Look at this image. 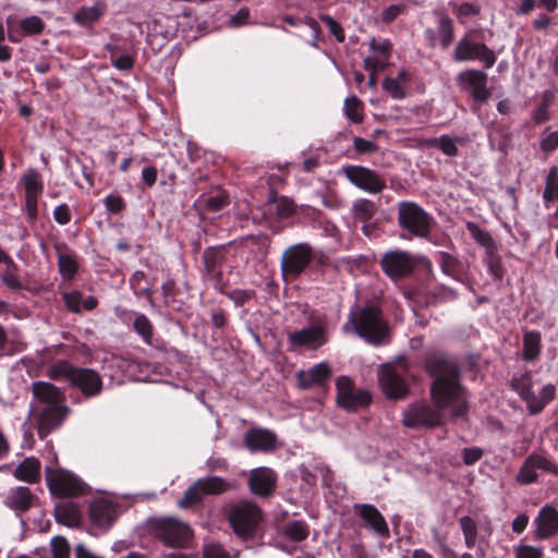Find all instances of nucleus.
Masks as SVG:
<instances>
[{
    "label": "nucleus",
    "instance_id": "1",
    "mask_svg": "<svg viewBox=\"0 0 558 558\" xmlns=\"http://www.w3.org/2000/svg\"><path fill=\"white\" fill-rule=\"evenodd\" d=\"M425 371L434 381L430 398L434 408L425 401L411 403L402 412V425L408 428H433L441 424V410L452 405V415L461 416L468 410L466 390L461 384V367L457 360L445 353L425 359Z\"/></svg>",
    "mask_w": 558,
    "mask_h": 558
},
{
    "label": "nucleus",
    "instance_id": "2",
    "mask_svg": "<svg viewBox=\"0 0 558 558\" xmlns=\"http://www.w3.org/2000/svg\"><path fill=\"white\" fill-rule=\"evenodd\" d=\"M344 332H354L373 345L387 342L389 327L384 319L381 311L376 305L350 311L348 319L342 327Z\"/></svg>",
    "mask_w": 558,
    "mask_h": 558
},
{
    "label": "nucleus",
    "instance_id": "3",
    "mask_svg": "<svg viewBox=\"0 0 558 558\" xmlns=\"http://www.w3.org/2000/svg\"><path fill=\"white\" fill-rule=\"evenodd\" d=\"M434 219L414 202L398 204V226L415 238H427L432 232Z\"/></svg>",
    "mask_w": 558,
    "mask_h": 558
},
{
    "label": "nucleus",
    "instance_id": "4",
    "mask_svg": "<svg viewBox=\"0 0 558 558\" xmlns=\"http://www.w3.org/2000/svg\"><path fill=\"white\" fill-rule=\"evenodd\" d=\"M476 31L466 32L456 44L452 59L456 62L478 60L485 69H490L497 60L496 53L486 44L474 41Z\"/></svg>",
    "mask_w": 558,
    "mask_h": 558
},
{
    "label": "nucleus",
    "instance_id": "5",
    "mask_svg": "<svg viewBox=\"0 0 558 558\" xmlns=\"http://www.w3.org/2000/svg\"><path fill=\"white\" fill-rule=\"evenodd\" d=\"M151 527L154 535L168 547L184 548L193 537L190 525L170 517L154 520Z\"/></svg>",
    "mask_w": 558,
    "mask_h": 558
},
{
    "label": "nucleus",
    "instance_id": "6",
    "mask_svg": "<svg viewBox=\"0 0 558 558\" xmlns=\"http://www.w3.org/2000/svg\"><path fill=\"white\" fill-rule=\"evenodd\" d=\"M314 259V248L307 242L292 244L286 248L280 260L281 275L286 280L301 276Z\"/></svg>",
    "mask_w": 558,
    "mask_h": 558
},
{
    "label": "nucleus",
    "instance_id": "7",
    "mask_svg": "<svg viewBox=\"0 0 558 558\" xmlns=\"http://www.w3.org/2000/svg\"><path fill=\"white\" fill-rule=\"evenodd\" d=\"M420 264V257L404 250H391L380 258L383 272L392 280L409 277Z\"/></svg>",
    "mask_w": 558,
    "mask_h": 558
},
{
    "label": "nucleus",
    "instance_id": "8",
    "mask_svg": "<svg viewBox=\"0 0 558 558\" xmlns=\"http://www.w3.org/2000/svg\"><path fill=\"white\" fill-rule=\"evenodd\" d=\"M231 488V485L219 476H208L198 478L191 485L183 494V497L178 501L181 508L193 507L203 501L207 495H219Z\"/></svg>",
    "mask_w": 558,
    "mask_h": 558
},
{
    "label": "nucleus",
    "instance_id": "9",
    "mask_svg": "<svg viewBox=\"0 0 558 558\" xmlns=\"http://www.w3.org/2000/svg\"><path fill=\"white\" fill-rule=\"evenodd\" d=\"M341 172L351 184L366 193L378 194L386 189L385 178L367 167L344 166L341 168Z\"/></svg>",
    "mask_w": 558,
    "mask_h": 558
},
{
    "label": "nucleus",
    "instance_id": "10",
    "mask_svg": "<svg viewBox=\"0 0 558 558\" xmlns=\"http://www.w3.org/2000/svg\"><path fill=\"white\" fill-rule=\"evenodd\" d=\"M337 404L347 411H356L372 402V396L367 390L354 388L352 379L340 376L336 380Z\"/></svg>",
    "mask_w": 558,
    "mask_h": 558
},
{
    "label": "nucleus",
    "instance_id": "11",
    "mask_svg": "<svg viewBox=\"0 0 558 558\" xmlns=\"http://www.w3.org/2000/svg\"><path fill=\"white\" fill-rule=\"evenodd\" d=\"M288 345L291 350L301 348L316 350L328 342V332L325 324L316 323L288 332Z\"/></svg>",
    "mask_w": 558,
    "mask_h": 558
},
{
    "label": "nucleus",
    "instance_id": "12",
    "mask_svg": "<svg viewBox=\"0 0 558 558\" xmlns=\"http://www.w3.org/2000/svg\"><path fill=\"white\" fill-rule=\"evenodd\" d=\"M260 517V509L256 505L242 501L232 507L229 520L238 535L247 537L256 527Z\"/></svg>",
    "mask_w": 558,
    "mask_h": 558
},
{
    "label": "nucleus",
    "instance_id": "13",
    "mask_svg": "<svg viewBox=\"0 0 558 558\" xmlns=\"http://www.w3.org/2000/svg\"><path fill=\"white\" fill-rule=\"evenodd\" d=\"M47 484L52 495L58 497H77L85 493V484L66 470H56L48 474Z\"/></svg>",
    "mask_w": 558,
    "mask_h": 558
},
{
    "label": "nucleus",
    "instance_id": "14",
    "mask_svg": "<svg viewBox=\"0 0 558 558\" xmlns=\"http://www.w3.org/2000/svg\"><path fill=\"white\" fill-rule=\"evenodd\" d=\"M378 383L389 399H403L408 392V385L401 373L392 365H381L378 371Z\"/></svg>",
    "mask_w": 558,
    "mask_h": 558
},
{
    "label": "nucleus",
    "instance_id": "15",
    "mask_svg": "<svg viewBox=\"0 0 558 558\" xmlns=\"http://www.w3.org/2000/svg\"><path fill=\"white\" fill-rule=\"evenodd\" d=\"M487 74L483 71L472 69L460 72L457 75L458 86L471 93L474 100L485 102L490 96L487 88Z\"/></svg>",
    "mask_w": 558,
    "mask_h": 558
},
{
    "label": "nucleus",
    "instance_id": "16",
    "mask_svg": "<svg viewBox=\"0 0 558 558\" xmlns=\"http://www.w3.org/2000/svg\"><path fill=\"white\" fill-rule=\"evenodd\" d=\"M71 413L65 404L43 407L37 417V432L41 439L46 438L52 430L60 427Z\"/></svg>",
    "mask_w": 558,
    "mask_h": 558
},
{
    "label": "nucleus",
    "instance_id": "17",
    "mask_svg": "<svg viewBox=\"0 0 558 558\" xmlns=\"http://www.w3.org/2000/svg\"><path fill=\"white\" fill-rule=\"evenodd\" d=\"M70 385L77 388L85 398L97 397L104 389L100 374L87 367H76Z\"/></svg>",
    "mask_w": 558,
    "mask_h": 558
},
{
    "label": "nucleus",
    "instance_id": "18",
    "mask_svg": "<svg viewBox=\"0 0 558 558\" xmlns=\"http://www.w3.org/2000/svg\"><path fill=\"white\" fill-rule=\"evenodd\" d=\"M331 376V369L327 363L320 362L311 368L296 373L298 386L303 390L325 386Z\"/></svg>",
    "mask_w": 558,
    "mask_h": 558
},
{
    "label": "nucleus",
    "instance_id": "19",
    "mask_svg": "<svg viewBox=\"0 0 558 558\" xmlns=\"http://www.w3.org/2000/svg\"><path fill=\"white\" fill-rule=\"evenodd\" d=\"M533 523L536 539L550 538L558 534V511L553 506H544Z\"/></svg>",
    "mask_w": 558,
    "mask_h": 558
},
{
    "label": "nucleus",
    "instance_id": "20",
    "mask_svg": "<svg viewBox=\"0 0 558 558\" xmlns=\"http://www.w3.org/2000/svg\"><path fill=\"white\" fill-rule=\"evenodd\" d=\"M354 512L363 520L364 525L379 536L389 535L388 524L379 510L371 504L354 506Z\"/></svg>",
    "mask_w": 558,
    "mask_h": 558
},
{
    "label": "nucleus",
    "instance_id": "21",
    "mask_svg": "<svg viewBox=\"0 0 558 558\" xmlns=\"http://www.w3.org/2000/svg\"><path fill=\"white\" fill-rule=\"evenodd\" d=\"M369 47L374 54L364 59L363 63L365 70L377 72L387 68L392 49L391 43L388 39L377 41L373 38L369 43Z\"/></svg>",
    "mask_w": 558,
    "mask_h": 558
},
{
    "label": "nucleus",
    "instance_id": "22",
    "mask_svg": "<svg viewBox=\"0 0 558 558\" xmlns=\"http://www.w3.org/2000/svg\"><path fill=\"white\" fill-rule=\"evenodd\" d=\"M32 392L37 403L43 407L65 403L64 392L48 381H35L32 384Z\"/></svg>",
    "mask_w": 558,
    "mask_h": 558
},
{
    "label": "nucleus",
    "instance_id": "23",
    "mask_svg": "<svg viewBox=\"0 0 558 558\" xmlns=\"http://www.w3.org/2000/svg\"><path fill=\"white\" fill-rule=\"evenodd\" d=\"M53 247L58 257L60 276L64 280L73 279L78 270L76 254L64 242H57Z\"/></svg>",
    "mask_w": 558,
    "mask_h": 558
},
{
    "label": "nucleus",
    "instance_id": "24",
    "mask_svg": "<svg viewBox=\"0 0 558 558\" xmlns=\"http://www.w3.org/2000/svg\"><path fill=\"white\" fill-rule=\"evenodd\" d=\"M89 517L94 524L109 527L118 517L114 504L106 499H97L89 506Z\"/></svg>",
    "mask_w": 558,
    "mask_h": 558
},
{
    "label": "nucleus",
    "instance_id": "25",
    "mask_svg": "<svg viewBox=\"0 0 558 558\" xmlns=\"http://www.w3.org/2000/svg\"><path fill=\"white\" fill-rule=\"evenodd\" d=\"M276 474L268 468H256L250 476V488L258 496H268L275 488Z\"/></svg>",
    "mask_w": 558,
    "mask_h": 558
},
{
    "label": "nucleus",
    "instance_id": "26",
    "mask_svg": "<svg viewBox=\"0 0 558 558\" xmlns=\"http://www.w3.org/2000/svg\"><path fill=\"white\" fill-rule=\"evenodd\" d=\"M245 446L252 451H268L276 446V435L268 429L253 428L244 436Z\"/></svg>",
    "mask_w": 558,
    "mask_h": 558
},
{
    "label": "nucleus",
    "instance_id": "27",
    "mask_svg": "<svg viewBox=\"0 0 558 558\" xmlns=\"http://www.w3.org/2000/svg\"><path fill=\"white\" fill-rule=\"evenodd\" d=\"M33 500L34 495L31 489L25 486H19L8 492L4 504L15 511L25 512L32 507Z\"/></svg>",
    "mask_w": 558,
    "mask_h": 558
},
{
    "label": "nucleus",
    "instance_id": "28",
    "mask_svg": "<svg viewBox=\"0 0 558 558\" xmlns=\"http://www.w3.org/2000/svg\"><path fill=\"white\" fill-rule=\"evenodd\" d=\"M520 395L524 398L529 408L532 412H539L547 403H549L556 393V388L554 385H546L542 388L539 398H536L534 393L530 390L529 386L522 385L520 388Z\"/></svg>",
    "mask_w": 558,
    "mask_h": 558
},
{
    "label": "nucleus",
    "instance_id": "29",
    "mask_svg": "<svg viewBox=\"0 0 558 558\" xmlns=\"http://www.w3.org/2000/svg\"><path fill=\"white\" fill-rule=\"evenodd\" d=\"M40 462L38 459L31 457L24 459L15 469L14 476L27 483H35L39 477Z\"/></svg>",
    "mask_w": 558,
    "mask_h": 558
},
{
    "label": "nucleus",
    "instance_id": "30",
    "mask_svg": "<svg viewBox=\"0 0 558 558\" xmlns=\"http://www.w3.org/2000/svg\"><path fill=\"white\" fill-rule=\"evenodd\" d=\"M54 515L58 522L73 527L81 521V512L77 505L66 501L56 506Z\"/></svg>",
    "mask_w": 558,
    "mask_h": 558
},
{
    "label": "nucleus",
    "instance_id": "31",
    "mask_svg": "<svg viewBox=\"0 0 558 558\" xmlns=\"http://www.w3.org/2000/svg\"><path fill=\"white\" fill-rule=\"evenodd\" d=\"M105 9L106 4L102 2H97L92 7L81 8L74 13L73 20L82 26L90 25L102 16Z\"/></svg>",
    "mask_w": 558,
    "mask_h": 558
},
{
    "label": "nucleus",
    "instance_id": "32",
    "mask_svg": "<svg viewBox=\"0 0 558 558\" xmlns=\"http://www.w3.org/2000/svg\"><path fill=\"white\" fill-rule=\"evenodd\" d=\"M541 341L542 336L539 331L532 330L526 331L523 335V360L534 361L539 356L541 353Z\"/></svg>",
    "mask_w": 558,
    "mask_h": 558
},
{
    "label": "nucleus",
    "instance_id": "33",
    "mask_svg": "<svg viewBox=\"0 0 558 558\" xmlns=\"http://www.w3.org/2000/svg\"><path fill=\"white\" fill-rule=\"evenodd\" d=\"M466 229L472 238L486 250V253L497 251L496 242L494 241L490 233L482 229L476 222H466Z\"/></svg>",
    "mask_w": 558,
    "mask_h": 558
},
{
    "label": "nucleus",
    "instance_id": "34",
    "mask_svg": "<svg viewBox=\"0 0 558 558\" xmlns=\"http://www.w3.org/2000/svg\"><path fill=\"white\" fill-rule=\"evenodd\" d=\"M269 211L272 213L278 219H287L295 211L294 202L287 196L272 197L270 199Z\"/></svg>",
    "mask_w": 558,
    "mask_h": 558
},
{
    "label": "nucleus",
    "instance_id": "35",
    "mask_svg": "<svg viewBox=\"0 0 558 558\" xmlns=\"http://www.w3.org/2000/svg\"><path fill=\"white\" fill-rule=\"evenodd\" d=\"M25 195L39 196L44 190V183L40 173L33 168L25 171L22 178Z\"/></svg>",
    "mask_w": 558,
    "mask_h": 558
},
{
    "label": "nucleus",
    "instance_id": "36",
    "mask_svg": "<svg viewBox=\"0 0 558 558\" xmlns=\"http://www.w3.org/2000/svg\"><path fill=\"white\" fill-rule=\"evenodd\" d=\"M437 35L439 39V46L442 49H447L454 39V26L453 21L448 15H440L438 20Z\"/></svg>",
    "mask_w": 558,
    "mask_h": 558
},
{
    "label": "nucleus",
    "instance_id": "37",
    "mask_svg": "<svg viewBox=\"0 0 558 558\" xmlns=\"http://www.w3.org/2000/svg\"><path fill=\"white\" fill-rule=\"evenodd\" d=\"M376 210L375 203L366 198H360L352 205L353 218L362 222L369 221L376 214Z\"/></svg>",
    "mask_w": 558,
    "mask_h": 558
},
{
    "label": "nucleus",
    "instance_id": "38",
    "mask_svg": "<svg viewBox=\"0 0 558 558\" xmlns=\"http://www.w3.org/2000/svg\"><path fill=\"white\" fill-rule=\"evenodd\" d=\"M459 525L462 531L466 548H474L477 542V523L471 517L463 515L459 519Z\"/></svg>",
    "mask_w": 558,
    "mask_h": 558
},
{
    "label": "nucleus",
    "instance_id": "39",
    "mask_svg": "<svg viewBox=\"0 0 558 558\" xmlns=\"http://www.w3.org/2000/svg\"><path fill=\"white\" fill-rule=\"evenodd\" d=\"M204 275L220 269L225 260V254L219 247H207L203 253Z\"/></svg>",
    "mask_w": 558,
    "mask_h": 558
},
{
    "label": "nucleus",
    "instance_id": "40",
    "mask_svg": "<svg viewBox=\"0 0 558 558\" xmlns=\"http://www.w3.org/2000/svg\"><path fill=\"white\" fill-rule=\"evenodd\" d=\"M75 366L70 364L65 360H60L52 365L49 366L47 369V375L54 380H61L65 379L69 384L72 379V376L75 372Z\"/></svg>",
    "mask_w": 558,
    "mask_h": 558
},
{
    "label": "nucleus",
    "instance_id": "41",
    "mask_svg": "<svg viewBox=\"0 0 558 558\" xmlns=\"http://www.w3.org/2000/svg\"><path fill=\"white\" fill-rule=\"evenodd\" d=\"M343 113L351 122L361 123L364 119L363 102L356 96L347 97Z\"/></svg>",
    "mask_w": 558,
    "mask_h": 558
},
{
    "label": "nucleus",
    "instance_id": "42",
    "mask_svg": "<svg viewBox=\"0 0 558 558\" xmlns=\"http://www.w3.org/2000/svg\"><path fill=\"white\" fill-rule=\"evenodd\" d=\"M133 329L146 344L150 345L153 343L154 327L146 315H136L133 322Z\"/></svg>",
    "mask_w": 558,
    "mask_h": 558
},
{
    "label": "nucleus",
    "instance_id": "43",
    "mask_svg": "<svg viewBox=\"0 0 558 558\" xmlns=\"http://www.w3.org/2000/svg\"><path fill=\"white\" fill-rule=\"evenodd\" d=\"M283 534L294 542H302L310 535V527L304 521H291L283 526Z\"/></svg>",
    "mask_w": 558,
    "mask_h": 558
},
{
    "label": "nucleus",
    "instance_id": "44",
    "mask_svg": "<svg viewBox=\"0 0 558 558\" xmlns=\"http://www.w3.org/2000/svg\"><path fill=\"white\" fill-rule=\"evenodd\" d=\"M543 198L546 203L558 202V167L553 166L549 169L546 179V185L543 193Z\"/></svg>",
    "mask_w": 558,
    "mask_h": 558
},
{
    "label": "nucleus",
    "instance_id": "45",
    "mask_svg": "<svg viewBox=\"0 0 558 558\" xmlns=\"http://www.w3.org/2000/svg\"><path fill=\"white\" fill-rule=\"evenodd\" d=\"M428 146L440 149L446 156L454 157L458 155L457 140L451 138L448 135H441L440 137L430 138L426 142Z\"/></svg>",
    "mask_w": 558,
    "mask_h": 558
},
{
    "label": "nucleus",
    "instance_id": "46",
    "mask_svg": "<svg viewBox=\"0 0 558 558\" xmlns=\"http://www.w3.org/2000/svg\"><path fill=\"white\" fill-rule=\"evenodd\" d=\"M245 245H253L257 247V254L259 257L265 258L268 255L271 239L265 233L251 234L243 239Z\"/></svg>",
    "mask_w": 558,
    "mask_h": 558
},
{
    "label": "nucleus",
    "instance_id": "47",
    "mask_svg": "<svg viewBox=\"0 0 558 558\" xmlns=\"http://www.w3.org/2000/svg\"><path fill=\"white\" fill-rule=\"evenodd\" d=\"M20 27L23 35H38L43 33L45 23L39 16L32 15L23 19L20 22Z\"/></svg>",
    "mask_w": 558,
    "mask_h": 558
},
{
    "label": "nucleus",
    "instance_id": "48",
    "mask_svg": "<svg viewBox=\"0 0 558 558\" xmlns=\"http://www.w3.org/2000/svg\"><path fill=\"white\" fill-rule=\"evenodd\" d=\"M229 204L228 195L225 191H219L216 195L204 201V207L208 211H219Z\"/></svg>",
    "mask_w": 558,
    "mask_h": 558
},
{
    "label": "nucleus",
    "instance_id": "49",
    "mask_svg": "<svg viewBox=\"0 0 558 558\" xmlns=\"http://www.w3.org/2000/svg\"><path fill=\"white\" fill-rule=\"evenodd\" d=\"M515 480L520 484L524 485L534 483L537 480L536 469L532 463H529L527 458L519 470Z\"/></svg>",
    "mask_w": 558,
    "mask_h": 558
},
{
    "label": "nucleus",
    "instance_id": "50",
    "mask_svg": "<svg viewBox=\"0 0 558 558\" xmlns=\"http://www.w3.org/2000/svg\"><path fill=\"white\" fill-rule=\"evenodd\" d=\"M383 89L393 99H403L405 97L404 86L393 77H386L383 81Z\"/></svg>",
    "mask_w": 558,
    "mask_h": 558
},
{
    "label": "nucleus",
    "instance_id": "51",
    "mask_svg": "<svg viewBox=\"0 0 558 558\" xmlns=\"http://www.w3.org/2000/svg\"><path fill=\"white\" fill-rule=\"evenodd\" d=\"M203 558H232L231 554L218 543H206L203 546Z\"/></svg>",
    "mask_w": 558,
    "mask_h": 558
},
{
    "label": "nucleus",
    "instance_id": "52",
    "mask_svg": "<svg viewBox=\"0 0 558 558\" xmlns=\"http://www.w3.org/2000/svg\"><path fill=\"white\" fill-rule=\"evenodd\" d=\"M319 19L326 24L331 35H333L338 43L345 40V34L342 26L330 15L322 14Z\"/></svg>",
    "mask_w": 558,
    "mask_h": 558
},
{
    "label": "nucleus",
    "instance_id": "53",
    "mask_svg": "<svg viewBox=\"0 0 558 558\" xmlns=\"http://www.w3.org/2000/svg\"><path fill=\"white\" fill-rule=\"evenodd\" d=\"M50 544L53 558H70V546L64 537L56 536Z\"/></svg>",
    "mask_w": 558,
    "mask_h": 558
},
{
    "label": "nucleus",
    "instance_id": "54",
    "mask_svg": "<svg viewBox=\"0 0 558 558\" xmlns=\"http://www.w3.org/2000/svg\"><path fill=\"white\" fill-rule=\"evenodd\" d=\"M230 300H232L236 306H242L253 298H255L256 293L253 290H242L235 289L230 292L225 293Z\"/></svg>",
    "mask_w": 558,
    "mask_h": 558
},
{
    "label": "nucleus",
    "instance_id": "55",
    "mask_svg": "<svg viewBox=\"0 0 558 558\" xmlns=\"http://www.w3.org/2000/svg\"><path fill=\"white\" fill-rule=\"evenodd\" d=\"M485 262L488 268V271L494 276L495 279H501L502 277V267L500 258L496 255V252H487Z\"/></svg>",
    "mask_w": 558,
    "mask_h": 558
},
{
    "label": "nucleus",
    "instance_id": "56",
    "mask_svg": "<svg viewBox=\"0 0 558 558\" xmlns=\"http://www.w3.org/2000/svg\"><path fill=\"white\" fill-rule=\"evenodd\" d=\"M527 459H529V463H532L536 470L539 469V470L556 473V470H557L556 465L550 460H548L546 457H543V456L536 454V453H532L527 457Z\"/></svg>",
    "mask_w": 558,
    "mask_h": 558
},
{
    "label": "nucleus",
    "instance_id": "57",
    "mask_svg": "<svg viewBox=\"0 0 558 558\" xmlns=\"http://www.w3.org/2000/svg\"><path fill=\"white\" fill-rule=\"evenodd\" d=\"M459 262L456 257L448 253L440 254V267L444 274L456 277L457 267Z\"/></svg>",
    "mask_w": 558,
    "mask_h": 558
},
{
    "label": "nucleus",
    "instance_id": "58",
    "mask_svg": "<svg viewBox=\"0 0 558 558\" xmlns=\"http://www.w3.org/2000/svg\"><path fill=\"white\" fill-rule=\"evenodd\" d=\"M13 267H7L5 270H3L0 274V279L9 289L11 290H21L23 288L22 282L19 280V278L15 276Z\"/></svg>",
    "mask_w": 558,
    "mask_h": 558
},
{
    "label": "nucleus",
    "instance_id": "59",
    "mask_svg": "<svg viewBox=\"0 0 558 558\" xmlns=\"http://www.w3.org/2000/svg\"><path fill=\"white\" fill-rule=\"evenodd\" d=\"M105 207L111 214H120L125 208V203L119 194H109L105 198Z\"/></svg>",
    "mask_w": 558,
    "mask_h": 558
},
{
    "label": "nucleus",
    "instance_id": "60",
    "mask_svg": "<svg viewBox=\"0 0 558 558\" xmlns=\"http://www.w3.org/2000/svg\"><path fill=\"white\" fill-rule=\"evenodd\" d=\"M63 301L66 307L73 313H80L82 310V293L72 291L63 294Z\"/></svg>",
    "mask_w": 558,
    "mask_h": 558
},
{
    "label": "nucleus",
    "instance_id": "61",
    "mask_svg": "<svg viewBox=\"0 0 558 558\" xmlns=\"http://www.w3.org/2000/svg\"><path fill=\"white\" fill-rule=\"evenodd\" d=\"M543 551L530 545H519L515 548V558H542Z\"/></svg>",
    "mask_w": 558,
    "mask_h": 558
},
{
    "label": "nucleus",
    "instance_id": "62",
    "mask_svg": "<svg viewBox=\"0 0 558 558\" xmlns=\"http://www.w3.org/2000/svg\"><path fill=\"white\" fill-rule=\"evenodd\" d=\"M353 147L356 151L361 154L374 153L378 149V146L375 142L362 137L354 138Z\"/></svg>",
    "mask_w": 558,
    "mask_h": 558
},
{
    "label": "nucleus",
    "instance_id": "63",
    "mask_svg": "<svg viewBox=\"0 0 558 558\" xmlns=\"http://www.w3.org/2000/svg\"><path fill=\"white\" fill-rule=\"evenodd\" d=\"M558 147V131L549 132L541 141V148L545 153H551Z\"/></svg>",
    "mask_w": 558,
    "mask_h": 558
},
{
    "label": "nucleus",
    "instance_id": "64",
    "mask_svg": "<svg viewBox=\"0 0 558 558\" xmlns=\"http://www.w3.org/2000/svg\"><path fill=\"white\" fill-rule=\"evenodd\" d=\"M483 456V450L477 447L464 448L462 451V459L466 465H472L477 462Z\"/></svg>",
    "mask_w": 558,
    "mask_h": 558
}]
</instances>
